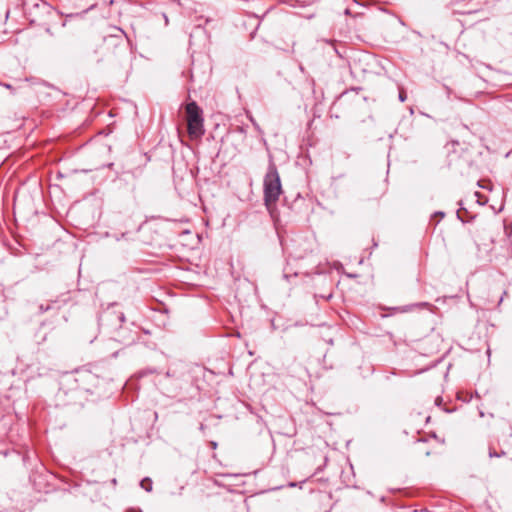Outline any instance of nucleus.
I'll return each instance as SVG.
<instances>
[{
	"instance_id": "423d86ee",
	"label": "nucleus",
	"mask_w": 512,
	"mask_h": 512,
	"mask_svg": "<svg viewBox=\"0 0 512 512\" xmlns=\"http://www.w3.org/2000/svg\"><path fill=\"white\" fill-rule=\"evenodd\" d=\"M399 99H400L401 102H404L406 100V94L402 90L399 93Z\"/></svg>"
},
{
	"instance_id": "39448f33",
	"label": "nucleus",
	"mask_w": 512,
	"mask_h": 512,
	"mask_svg": "<svg viewBox=\"0 0 512 512\" xmlns=\"http://www.w3.org/2000/svg\"><path fill=\"white\" fill-rule=\"evenodd\" d=\"M2 85H3L5 88H7V89H11V90H13L14 92H15L17 89L22 88V86L14 87L13 85H11V84H7V83H4V84H2Z\"/></svg>"
},
{
	"instance_id": "f03ea898",
	"label": "nucleus",
	"mask_w": 512,
	"mask_h": 512,
	"mask_svg": "<svg viewBox=\"0 0 512 512\" xmlns=\"http://www.w3.org/2000/svg\"><path fill=\"white\" fill-rule=\"evenodd\" d=\"M187 130L191 139H199L204 135V119L202 110L196 102H190L186 105Z\"/></svg>"
},
{
	"instance_id": "6e6552de",
	"label": "nucleus",
	"mask_w": 512,
	"mask_h": 512,
	"mask_svg": "<svg viewBox=\"0 0 512 512\" xmlns=\"http://www.w3.org/2000/svg\"><path fill=\"white\" fill-rule=\"evenodd\" d=\"M28 82H29V79L28 78H25V80L23 81V83L28 86Z\"/></svg>"
},
{
	"instance_id": "9d476101",
	"label": "nucleus",
	"mask_w": 512,
	"mask_h": 512,
	"mask_svg": "<svg viewBox=\"0 0 512 512\" xmlns=\"http://www.w3.org/2000/svg\"><path fill=\"white\" fill-rule=\"evenodd\" d=\"M493 456H498V455L495 454V453L490 452V457H493Z\"/></svg>"
},
{
	"instance_id": "0eeeda50",
	"label": "nucleus",
	"mask_w": 512,
	"mask_h": 512,
	"mask_svg": "<svg viewBox=\"0 0 512 512\" xmlns=\"http://www.w3.org/2000/svg\"><path fill=\"white\" fill-rule=\"evenodd\" d=\"M111 483H112L114 486H116V485H117V480H116L115 478H113V479L111 480Z\"/></svg>"
},
{
	"instance_id": "1a4fd4ad",
	"label": "nucleus",
	"mask_w": 512,
	"mask_h": 512,
	"mask_svg": "<svg viewBox=\"0 0 512 512\" xmlns=\"http://www.w3.org/2000/svg\"><path fill=\"white\" fill-rule=\"evenodd\" d=\"M22 460H23L24 463H26V461L28 460V456L27 455L23 456Z\"/></svg>"
},
{
	"instance_id": "f257e3e1",
	"label": "nucleus",
	"mask_w": 512,
	"mask_h": 512,
	"mask_svg": "<svg viewBox=\"0 0 512 512\" xmlns=\"http://www.w3.org/2000/svg\"><path fill=\"white\" fill-rule=\"evenodd\" d=\"M282 193L280 176L276 166L272 163L264 177V204L273 220H277L276 203Z\"/></svg>"
},
{
	"instance_id": "7ed1b4c3",
	"label": "nucleus",
	"mask_w": 512,
	"mask_h": 512,
	"mask_svg": "<svg viewBox=\"0 0 512 512\" xmlns=\"http://www.w3.org/2000/svg\"><path fill=\"white\" fill-rule=\"evenodd\" d=\"M42 11L48 15H53V9L50 5H48L46 2L42 1V5H39L38 3H34V10Z\"/></svg>"
},
{
	"instance_id": "20e7f679",
	"label": "nucleus",
	"mask_w": 512,
	"mask_h": 512,
	"mask_svg": "<svg viewBox=\"0 0 512 512\" xmlns=\"http://www.w3.org/2000/svg\"><path fill=\"white\" fill-rule=\"evenodd\" d=\"M140 486L147 492H150L152 490V480L146 477L140 482Z\"/></svg>"
}]
</instances>
